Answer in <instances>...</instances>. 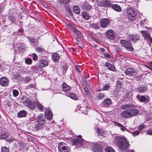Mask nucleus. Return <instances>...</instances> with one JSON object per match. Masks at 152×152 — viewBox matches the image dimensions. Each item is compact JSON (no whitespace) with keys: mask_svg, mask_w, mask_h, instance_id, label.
<instances>
[{"mask_svg":"<svg viewBox=\"0 0 152 152\" xmlns=\"http://www.w3.org/2000/svg\"><path fill=\"white\" fill-rule=\"evenodd\" d=\"M114 142L122 152H134L133 150L126 151L129 148V144L128 141L125 138L116 137L114 139Z\"/></svg>","mask_w":152,"mask_h":152,"instance_id":"1","label":"nucleus"},{"mask_svg":"<svg viewBox=\"0 0 152 152\" xmlns=\"http://www.w3.org/2000/svg\"><path fill=\"white\" fill-rule=\"evenodd\" d=\"M128 18L130 22H133L137 16L136 11L131 7H128L126 9Z\"/></svg>","mask_w":152,"mask_h":152,"instance_id":"2","label":"nucleus"},{"mask_svg":"<svg viewBox=\"0 0 152 152\" xmlns=\"http://www.w3.org/2000/svg\"><path fill=\"white\" fill-rule=\"evenodd\" d=\"M22 102L26 106H28L30 109L34 110L35 108L34 103L32 99L23 97L21 99Z\"/></svg>","mask_w":152,"mask_h":152,"instance_id":"3","label":"nucleus"},{"mask_svg":"<svg viewBox=\"0 0 152 152\" xmlns=\"http://www.w3.org/2000/svg\"><path fill=\"white\" fill-rule=\"evenodd\" d=\"M125 73L127 75L134 77L137 74L138 71L135 68H128L126 69Z\"/></svg>","mask_w":152,"mask_h":152,"instance_id":"4","label":"nucleus"},{"mask_svg":"<svg viewBox=\"0 0 152 152\" xmlns=\"http://www.w3.org/2000/svg\"><path fill=\"white\" fill-rule=\"evenodd\" d=\"M103 145L102 142H96L93 145L94 152H102V147Z\"/></svg>","mask_w":152,"mask_h":152,"instance_id":"5","label":"nucleus"},{"mask_svg":"<svg viewBox=\"0 0 152 152\" xmlns=\"http://www.w3.org/2000/svg\"><path fill=\"white\" fill-rule=\"evenodd\" d=\"M85 142L86 141L83 139L76 138L73 139L72 141V144L73 145H75L79 147L83 144H84Z\"/></svg>","mask_w":152,"mask_h":152,"instance_id":"6","label":"nucleus"},{"mask_svg":"<svg viewBox=\"0 0 152 152\" xmlns=\"http://www.w3.org/2000/svg\"><path fill=\"white\" fill-rule=\"evenodd\" d=\"M59 152H69L70 148L64 144L60 143L58 146Z\"/></svg>","mask_w":152,"mask_h":152,"instance_id":"7","label":"nucleus"},{"mask_svg":"<svg viewBox=\"0 0 152 152\" xmlns=\"http://www.w3.org/2000/svg\"><path fill=\"white\" fill-rule=\"evenodd\" d=\"M120 42L127 50L130 51L133 50V48L130 42L124 40H121Z\"/></svg>","mask_w":152,"mask_h":152,"instance_id":"8","label":"nucleus"},{"mask_svg":"<svg viewBox=\"0 0 152 152\" xmlns=\"http://www.w3.org/2000/svg\"><path fill=\"white\" fill-rule=\"evenodd\" d=\"M45 124L43 123L35 122L32 125V127L34 130H38L43 128Z\"/></svg>","mask_w":152,"mask_h":152,"instance_id":"9","label":"nucleus"},{"mask_svg":"<svg viewBox=\"0 0 152 152\" xmlns=\"http://www.w3.org/2000/svg\"><path fill=\"white\" fill-rule=\"evenodd\" d=\"M110 22V20L103 18L100 21V25L102 28H105L109 25Z\"/></svg>","mask_w":152,"mask_h":152,"instance_id":"10","label":"nucleus"},{"mask_svg":"<svg viewBox=\"0 0 152 152\" xmlns=\"http://www.w3.org/2000/svg\"><path fill=\"white\" fill-rule=\"evenodd\" d=\"M9 82V80L6 77H3L0 78V84L2 86H7Z\"/></svg>","mask_w":152,"mask_h":152,"instance_id":"11","label":"nucleus"},{"mask_svg":"<svg viewBox=\"0 0 152 152\" xmlns=\"http://www.w3.org/2000/svg\"><path fill=\"white\" fill-rule=\"evenodd\" d=\"M105 34L108 39L111 40H113L115 37L113 31L112 30L107 31L105 32Z\"/></svg>","mask_w":152,"mask_h":152,"instance_id":"12","label":"nucleus"},{"mask_svg":"<svg viewBox=\"0 0 152 152\" xmlns=\"http://www.w3.org/2000/svg\"><path fill=\"white\" fill-rule=\"evenodd\" d=\"M99 5L102 7H110L111 6L110 2L106 0H101L99 3Z\"/></svg>","mask_w":152,"mask_h":152,"instance_id":"13","label":"nucleus"},{"mask_svg":"<svg viewBox=\"0 0 152 152\" xmlns=\"http://www.w3.org/2000/svg\"><path fill=\"white\" fill-rule=\"evenodd\" d=\"M46 118L45 116L42 114H40L37 116V122L43 123L44 124H45Z\"/></svg>","mask_w":152,"mask_h":152,"instance_id":"14","label":"nucleus"},{"mask_svg":"<svg viewBox=\"0 0 152 152\" xmlns=\"http://www.w3.org/2000/svg\"><path fill=\"white\" fill-rule=\"evenodd\" d=\"M150 100V97L147 95L141 96L139 99L140 102H144L145 103L148 102Z\"/></svg>","mask_w":152,"mask_h":152,"instance_id":"15","label":"nucleus"},{"mask_svg":"<svg viewBox=\"0 0 152 152\" xmlns=\"http://www.w3.org/2000/svg\"><path fill=\"white\" fill-rule=\"evenodd\" d=\"M141 32L144 37L148 39V42L150 41L151 43L152 42V39L148 32L143 30Z\"/></svg>","mask_w":152,"mask_h":152,"instance_id":"16","label":"nucleus"},{"mask_svg":"<svg viewBox=\"0 0 152 152\" xmlns=\"http://www.w3.org/2000/svg\"><path fill=\"white\" fill-rule=\"evenodd\" d=\"M105 66L107 67L108 70L115 72L116 71V69L113 65L108 63L106 62L105 64Z\"/></svg>","mask_w":152,"mask_h":152,"instance_id":"17","label":"nucleus"},{"mask_svg":"<svg viewBox=\"0 0 152 152\" xmlns=\"http://www.w3.org/2000/svg\"><path fill=\"white\" fill-rule=\"evenodd\" d=\"M121 116L124 118H129L131 116L129 110H127L123 111L121 113Z\"/></svg>","mask_w":152,"mask_h":152,"instance_id":"18","label":"nucleus"},{"mask_svg":"<svg viewBox=\"0 0 152 152\" xmlns=\"http://www.w3.org/2000/svg\"><path fill=\"white\" fill-rule=\"evenodd\" d=\"M81 7L82 9L86 11L89 10L91 8V6L86 2H84L82 3Z\"/></svg>","mask_w":152,"mask_h":152,"instance_id":"19","label":"nucleus"},{"mask_svg":"<svg viewBox=\"0 0 152 152\" xmlns=\"http://www.w3.org/2000/svg\"><path fill=\"white\" fill-rule=\"evenodd\" d=\"M45 113L48 120H50L52 119V114L50 110L47 109H46L45 110Z\"/></svg>","mask_w":152,"mask_h":152,"instance_id":"20","label":"nucleus"},{"mask_svg":"<svg viewBox=\"0 0 152 152\" xmlns=\"http://www.w3.org/2000/svg\"><path fill=\"white\" fill-rule=\"evenodd\" d=\"M102 105L105 107L110 106L112 104V102L110 99H106L104 100L102 102Z\"/></svg>","mask_w":152,"mask_h":152,"instance_id":"21","label":"nucleus"},{"mask_svg":"<svg viewBox=\"0 0 152 152\" xmlns=\"http://www.w3.org/2000/svg\"><path fill=\"white\" fill-rule=\"evenodd\" d=\"M27 112L24 110H22L20 111L18 114V117L20 118L24 117L26 116Z\"/></svg>","mask_w":152,"mask_h":152,"instance_id":"22","label":"nucleus"},{"mask_svg":"<svg viewBox=\"0 0 152 152\" xmlns=\"http://www.w3.org/2000/svg\"><path fill=\"white\" fill-rule=\"evenodd\" d=\"M9 136V134L6 131H2L0 133V138L1 139H5Z\"/></svg>","mask_w":152,"mask_h":152,"instance_id":"23","label":"nucleus"},{"mask_svg":"<svg viewBox=\"0 0 152 152\" xmlns=\"http://www.w3.org/2000/svg\"><path fill=\"white\" fill-rule=\"evenodd\" d=\"M62 88L63 91L64 92L68 91L70 89V87L65 83H63L62 85Z\"/></svg>","mask_w":152,"mask_h":152,"instance_id":"24","label":"nucleus"},{"mask_svg":"<svg viewBox=\"0 0 152 152\" xmlns=\"http://www.w3.org/2000/svg\"><path fill=\"white\" fill-rule=\"evenodd\" d=\"M67 96L74 100H76L78 99L77 96L73 93H69L67 94Z\"/></svg>","mask_w":152,"mask_h":152,"instance_id":"25","label":"nucleus"},{"mask_svg":"<svg viewBox=\"0 0 152 152\" xmlns=\"http://www.w3.org/2000/svg\"><path fill=\"white\" fill-rule=\"evenodd\" d=\"M111 6L115 11L117 12H120L121 10V8L117 4L111 5Z\"/></svg>","mask_w":152,"mask_h":152,"instance_id":"26","label":"nucleus"},{"mask_svg":"<svg viewBox=\"0 0 152 152\" xmlns=\"http://www.w3.org/2000/svg\"><path fill=\"white\" fill-rule=\"evenodd\" d=\"M75 36H76L77 38L80 39L83 37V34L80 31L76 30L74 33Z\"/></svg>","mask_w":152,"mask_h":152,"instance_id":"27","label":"nucleus"},{"mask_svg":"<svg viewBox=\"0 0 152 152\" xmlns=\"http://www.w3.org/2000/svg\"><path fill=\"white\" fill-rule=\"evenodd\" d=\"M147 87L145 86H141L137 88V91L140 93H144L146 90Z\"/></svg>","mask_w":152,"mask_h":152,"instance_id":"28","label":"nucleus"},{"mask_svg":"<svg viewBox=\"0 0 152 152\" xmlns=\"http://www.w3.org/2000/svg\"><path fill=\"white\" fill-rule=\"evenodd\" d=\"M129 110L130 112L131 116L136 115L139 113L138 110L136 109H134Z\"/></svg>","mask_w":152,"mask_h":152,"instance_id":"29","label":"nucleus"},{"mask_svg":"<svg viewBox=\"0 0 152 152\" xmlns=\"http://www.w3.org/2000/svg\"><path fill=\"white\" fill-rule=\"evenodd\" d=\"M59 57V56L58 54L57 53H54L52 56V60L55 62H56L58 61Z\"/></svg>","mask_w":152,"mask_h":152,"instance_id":"30","label":"nucleus"},{"mask_svg":"<svg viewBox=\"0 0 152 152\" xmlns=\"http://www.w3.org/2000/svg\"><path fill=\"white\" fill-rule=\"evenodd\" d=\"M48 61L45 60H42L40 64V65L42 67H45L48 66Z\"/></svg>","mask_w":152,"mask_h":152,"instance_id":"31","label":"nucleus"},{"mask_svg":"<svg viewBox=\"0 0 152 152\" xmlns=\"http://www.w3.org/2000/svg\"><path fill=\"white\" fill-rule=\"evenodd\" d=\"M97 132L99 136H104L105 134L104 132L102 129H97Z\"/></svg>","mask_w":152,"mask_h":152,"instance_id":"32","label":"nucleus"},{"mask_svg":"<svg viewBox=\"0 0 152 152\" xmlns=\"http://www.w3.org/2000/svg\"><path fill=\"white\" fill-rule=\"evenodd\" d=\"M73 12L76 14H79L80 12L79 7L77 6H74L73 7Z\"/></svg>","mask_w":152,"mask_h":152,"instance_id":"33","label":"nucleus"},{"mask_svg":"<svg viewBox=\"0 0 152 152\" xmlns=\"http://www.w3.org/2000/svg\"><path fill=\"white\" fill-rule=\"evenodd\" d=\"M82 16L83 18L86 20H88L90 18V16L86 12H82Z\"/></svg>","mask_w":152,"mask_h":152,"instance_id":"34","label":"nucleus"},{"mask_svg":"<svg viewBox=\"0 0 152 152\" xmlns=\"http://www.w3.org/2000/svg\"><path fill=\"white\" fill-rule=\"evenodd\" d=\"M131 105L129 104H126L122 105L121 106V108L123 110H125L131 108Z\"/></svg>","mask_w":152,"mask_h":152,"instance_id":"35","label":"nucleus"},{"mask_svg":"<svg viewBox=\"0 0 152 152\" xmlns=\"http://www.w3.org/2000/svg\"><path fill=\"white\" fill-rule=\"evenodd\" d=\"M68 27L69 29L71 30L73 33L77 30L76 27L72 25H68Z\"/></svg>","mask_w":152,"mask_h":152,"instance_id":"36","label":"nucleus"},{"mask_svg":"<svg viewBox=\"0 0 152 152\" xmlns=\"http://www.w3.org/2000/svg\"><path fill=\"white\" fill-rule=\"evenodd\" d=\"M105 151L106 152H114L115 151L110 147H107L105 148Z\"/></svg>","mask_w":152,"mask_h":152,"instance_id":"37","label":"nucleus"},{"mask_svg":"<svg viewBox=\"0 0 152 152\" xmlns=\"http://www.w3.org/2000/svg\"><path fill=\"white\" fill-rule=\"evenodd\" d=\"M30 43L32 44L33 45H35L37 42V41L34 38H32L29 39Z\"/></svg>","mask_w":152,"mask_h":152,"instance_id":"38","label":"nucleus"},{"mask_svg":"<svg viewBox=\"0 0 152 152\" xmlns=\"http://www.w3.org/2000/svg\"><path fill=\"white\" fill-rule=\"evenodd\" d=\"M104 94L102 93L98 95L96 97V99L97 100H102L104 99Z\"/></svg>","mask_w":152,"mask_h":152,"instance_id":"39","label":"nucleus"},{"mask_svg":"<svg viewBox=\"0 0 152 152\" xmlns=\"http://www.w3.org/2000/svg\"><path fill=\"white\" fill-rule=\"evenodd\" d=\"M117 86L118 87L122 88L123 86L122 82L120 80H118L117 82Z\"/></svg>","mask_w":152,"mask_h":152,"instance_id":"40","label":"nucleus"},{"mask_svg":"<svg viewBox=\"0 0 152 152\" xmlns=\"http://www.w3.org/2000/svg\"><path fill=\"white\" fill-rule=\"evenodd\" d=\"M12 94L14 96L16 97L19 94V92L16 89H13L12 90Z\"/></svg>","mask_w":152,"mask_h":152,"instance_id":"41","label":"nucleus"},{"mask_svg":"<svg viewBox=\"0 0 152 152\" xmlns=\"http://www.w3.org/2000/svg\"><path fill=\"white\" fill-rule=\"evenodd\" d=\"M76 40L77 41V44L78 46L80 48H82L83 46V43L82 42L80 41L78 39H77L76 38H75Z\"/></svg>","mask_w":152,"mask_h":152,"instance_id":"42","label":"nucleus"},{"mask_svg":"<svg viewBox=\"0 0 152 152\" xmlns=\"http://www.w3.org/2000/svg\"><path fill=\"white\" fill-rule=\"evenodd\" d=\"M60 3L63 4H65L68 3L70 0H59Z\"/></svg>","mask_w":152,"mask_h":152,"instance_id":"43","label":"nucleus"},{"mask_svg":"<svg viewBox=\"0 0 152 152\" xmlns=\"http://www.w3.org/2000/svg\"><path fill=\"white\" fill-rule=\"evenodd\" d=\"M1 151V152H10L9 149L5 146L2 147Z\"/></svg>","mask_w":152,"mask_h":152,"instance_id":"44","label":"nucleus"},{"mask_svg":"<svg viewBox=\"0 0 152 152\" xmlns=\"http://www.w3.org/2000/svg\"><path fill=\"white\" fill-rule=\"evenodd\" d=\"M25 63L28 64H31L32 63V60L31 58H28L27 59H26L25 60Z\"/></svg>","mask_w":152,"mask_h":152,"instance_id":"45","label":"nucleus"},{"mask_svg":"<svg viewBox=\"0 0 152 152\" xmlns=\"http://www.w3.org/2000/svg\"><path fill=\"white\" fill-rule=\"evenodd\" d=\"M35 48L36 50L40 52H42L43 50V49L42 47L36 46L35 47Z\"/></svg>","mask_w":152,"mask_h":152,"instance_id":"46","label":"nucleus"},{"mask_svg":"<svg viewBox=\"0 0 152 152\" xmlns=\"http://www.w3.org/2000/svg\"><path fill=\"white\" fill-rule=\"evenodd\" d=\"M75 69L78 72H80L82 70V68L79 65H77L75 66Z\"/></svg>","mask_w":152,"mask_h":152,"instance_id":"47","label":"nucleus"},{"mask_svg":"<svg viewBox=\"0 0 152 152\" xmlns=\"http://www.w3.org/2000/svg\"><path fill=\"white\" fill-rule=\"evenodd\" d=\"M110 87L109 83L105 84L103 87V89L104 90H107Z\"/></svg>","mask_w":152,"mask_h":152,"instance_id":"48","label":"nucleus"},{"mask_svg":"<svg viewBox=\"0 0 152 152\" xmlns=\"http://www.w3.org/2000/svg\"><path fill=\"white\" fill-rule=\"evenodd\" d=\"M37 104L38 105V108L39 109H40L41 110V111H43L44 110V109L43 107L40 104L39 102H37Z\"/></svg>","mask_w":152,"mask_h":152,"instance_id":"49","label":"nucleus"},{"mask_svg":"<svg viewBox=\"0 0 152 152\" xmlns=\"http://www.w3.org/2000/svg\"><path fill=\"white\" fill-rule=\"evenodd\" d=\"M140 131L138 130H136L134 132L132 133V135L133 136L135 137L138 135L140 134Z\"/></svg>","mask_w":152,"mask_h":152,"instance_id":"50","label":"nucleus"},{"mask_svg":"<svg viewBox=\"0 0 152 152\" xmlns=\"http://www.w3.org/2000/svg\"><path fill=\"white\" fill-rule=\"evenodd\" d=\"M134 36V42H135V41L138 40L140 38V36L139 35H133Z\"/></svg>","mask_w":152,"mask_h":152,"instance_id":"51","label":"nucleus"},{"mask_svg":"<svg viewBox=\"0 0 152 152\" xmlns=\"http://www.w3.org/2000/svg\"><path fill=\"white\" fill-rule=\"evenodd\" d=\"M28 87V88H35L36 87V84L34 83H32L29 85Z\"/></svg>","mask_w":152,"mask_h":152,"instance_id":"52","label":"nucleus"},{"mask_svg":"<svg viewBox=\"0 0 152 152\" xmlns=\"http://www.w3.org/2000/svg\"><path fill=\"white\" fill-rule=\"evenodd\" d=\"M9 19L13 22H15L16 21V19L14 16H11L9 18Z\"/></svg>","mask_w":152,"mask_h":152,"instance_id":"53","label":"nucleus"},{"mask_svg":"<svg viewBox=\"0 0 152 152\" xmlns=\"http://www.w3.org/2000/svg\"><path fill=\"white\" fill-rule=\"evenodd\" d=\"M32 54L33 59L35 61H37L38 59V57L37 55L35 53H33Z\"/></svg>","mask_w":152,"mask_h":152,"instance_id":"54","label":"nucleus"},{"mask_svg":"<svg viewBox=\"0 0 152 152\" xmlns=\"http://www.w3.org/2000/svg\"><path fill=\"white\" fill-rule=\"evenodd\" d=\"M129 41L130 42H132L134 41V36L133 35H131L129 37Z\"/></svg>","mask_w":152,"mask_h":152,"instance_id":"55","label":"nucleus"},{"mask_svg":"<svg viewBox=\"0 0 152 152\" xmlns=\"http://www.w3.org/2000/svg\"><path fill=\"white\" fill-rule=\"evenodd\" d=\"M104 56L108 58H111L110 55L107 53H104Z\"/></svg>","mask_w":152,"mask_h":152,"instance_id":"56","label":"nucleus"},{"mask_svg":"<svg viewBox=\"0 0 152 152\" xmlns=\"http://www.w3.org/2000/svg\"><path fill=\"white\" fill-rule=\"evenodd\" d=\"M31 80L30 77H27L25 78L24 80V81L25 83H26L28 82L29 81Z\"/></svg>","mask_w":152,"mask_h":152,"instance_id":"57","label":"nucleus"},{"mask_svg":"<svg viewBox=\"0 0 152 152\" xmlns=\"http://www.w3.org/2000/svg\"><path fill=\"white\" fill-rule=\"evenodd\" d=\"M144 127V125L142 124L140 125L138 127V129L140 130H142Z\"/></svg>","mask_w":152,"mask_h":152,"instance_id":"58","label":"nucleus"},{"mask_svg":"<svg viewBox=\"0 0 152 152\" xmlns=\"http://www.w3.org/2000/svg\"><path fill=\"white\" fill-rule=\"evenodd\" d=\"M147 134L150 135H152V129L148 130L147 132Z\"/></svg>","mask_w":152,"mask_h":152,"instance_id":"59","label":"nucleus"},{"mask_svg":"<svg viewBox=\"0 0 152 152\" xmlns=\"http://www.w3.org/2000/svg\"><path fill=\"white\" fill-rule=\"evenodd\" d=\"M114 123L115 125L118 127H120L122 125L121 124H120L119 123L115 121H114Z\"/></svg>","mask_w":152,"mask_h":152,"instance_id":"60","label":"nucleus"},{"mask_svg":"<svg viewBox=\"0 0 152 152\" xmlns=\"http://www.w3.org/2000/svg\"><path fill=\"white\" fill-rule=\"evenodd\" d=\"M120 129L123 132L125 131L126 130H127V129L123 126L122 125L120 127Z\"/></svg>","mask_w":152,"mask_h":152,"instance_id":"61","label":"nucleus"},{"mask_svg":"<svg viewBox=\"0 0 152 152\" xmlns=\"http://www.w3.org/2000/svg\"><path fill=\"white\" fill-rule=\"evenodd\" d=\"M19 49L20 50L23 51L25 50V47H23L22 46H20L19 47Z\"/></svg>","mask_w":152,"mask_h":152,"instance_id":"62","label":"nucleus"},{"mask_svg":"<svg viewBox=\"0 0 152 152\" xmlns=\"http://www.w3.org/2000/svg\"><path fill=\"white\" fill-rule=\"evenodd\" d=\"M83 89L85 93L87 94H88V93L89 91L88 88H87L85 87Z\"/></svg>","mask_w":152,"mask_h":152,"instance_id":"63","label":"nucleus"},{"mask_svg":"<svg viewBox=\"0 0 152 152\" xmlns=\"http://www.w3.org/2000/svg\"><path fill=\"white\" fill-rule=\"evenodd\" d=\"M145 22V20L141 21L140 23L142 26H143Z\"/></svg>","mask_w":152,"mask_h":152,"instance_id":"64","label":"nucleus"}]
</instances>
